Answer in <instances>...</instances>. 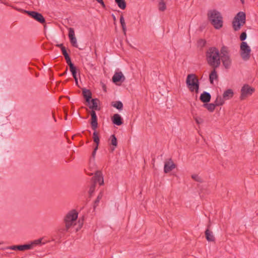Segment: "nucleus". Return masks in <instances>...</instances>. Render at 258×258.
<instances>
[{"label": "nucleus", "mask_w": 258, "mask_h": 258, "mask_svg": "<svg viewBox=\"0 0 258 258\" xmlns=\"http://www.w3.org/2000/svg\"><path fill=\"white\" fill-rule=\"evenodd\" d=\"M251 49L246 42H242L240 45V55L244 60H247L250 57Z\"/></svg>", "instance_id": "obj_7"}, {"label": "nucleus", "mask_w": 258, "mask_h": 258, "mask_svg": "<svg viewBox=\"0 0 258 258\" xmlns=\"http://www.w3.org/2000/svg\"><path fill=\"white\" fill-rule=\"evenodd\" d=\"M203 106L206 108L210 112H213L216 107L214 103L208 104L207 103L204 104Z\"/></svg>", "instance_id": "obj_25"}, {"label": "nucleus", "mask_w": 258, "mask_h": 258, "mask_svg": "<svg viewBox=\"0 0 258 258\" xmlns=\"http://www.w3.org/2000/svg\"><path fill=\"white\" fill-rule=\"evenodd\" d=\"M208 18L212 25L216 29L223 26V17L221 13L216 10H210L208 13Z\"/></svg>", "instance_id": "obj_2"}, {"label": "nucleus", "mask_w": 258, "mask_h": 258, "mask_svg": "<svg viewBox=\"0 0 258 258\" xmlns=\"http://www.w3.org/2000/svg\"><path fill=\"white\" fill-rule=\"evenodd\" d=\"M69 37L72 45L75 47L78 48L77 39L75 37L74 30L73 28H69Z\"/></svg>", "instance_id": "obj_11"}, {"label": "nucleus", "mask_w": 258, "mask_h": 258, "mask_svg": "<svg viewBox=\"0 0 258 258\" xmlns=\"http://www.w3.org/2000/svg\"><path fill=\"white\" fill-rule=\"evenodd\" d=\"M246 38V33L245 32H242L240 36V39L241 41H244Z\"/></svg>", "instance_id": "obj_35"}, {"label": "nucleus", "mask_w": 258, "mask_h": 258, "mask_svg": "<svg viewBox=\"0 0 258 258\" xmlns=\"http://www.w3.org/2000/svg\"><path fill=\"white\" fill-rule=\"evenodd\" d=\"M97 2L100 4L104 8H105V5L104 4V3L103 1V0H99Z\"/></svg>", "instance_id": "obj_44"}, {"label": "nucleus", "mask_w": 258, "mask_h": 258, "mask_svg": "<svg viewBox=\"0 0 258 258\" xmlns=\"http://www.w3.org/2000/svg\"><path fill=\"white\" fill-rule=\"evenodd\" d=\"M205 237L209 242H214L215 241V238L213 232L210 228H207L205 231Z\"/></svg>", "instance_id": "obj_16"}, {"label": "nucleus", "mask_w": 258, "mask_h": 258, "mask_svg": "<svg viewBox=\"0 0 258 258\" xmlns=\"http://www.w3.org/2000/svg\"><path fill=\"white\" fill-rule=\"evenodd\" d=\"M83 221H84L83 217H82V218H80L79 219L78 222L79 223V226H82L83 225Z\"/></svg>", "instance_id": "obj_43"}, {"label": "nucleus", "mask_w": 258, "mask_h": 258, "mask_svg": "<svg viewBox=\"0 0 258 258\" xmlns=\"http://www.w3.org/2000/svg\"><path fill=\"white\" fill-rule=\"evenodd\" d=\"M90 114L91 116V127L93 130L96 131V128L98 127L97 117L96 112L94 110H92L90 112Z\"/></svg>", "instance_id": "obj_13"}, {"label": "nucleus", "mask_w": 258, "mask_h": 258, "mask_svg": "<svg viewBox=\"0 0 258 258\" xmlns=\"http://www.w3.org/2000/svg\"><path fill=\"white\" fill-rule=\"evenodd\" d=\"M246 15L243 12H238L234 17L232 21V27L235 31L240 29L241 26L245 24Z\"/></svg>", "instance_id": "obj_5"}, {"label": "nucleus", "mask_w": 258, "mask_h": 258, "mask_svg": "<svg viewBox=\"0 0 258 258\" xmlns=\"http://www.w3.org/2000/svg\"><path fill=\"white\" fill-rule=\"evenodd\" d=\"M81 227H77V228H76L75 229L76 232H78L81 229Z\"/></svg>", "instance_id": "obj_49"}, {"label": "nucleus", "mask_w": 258, "mask_h": 258, "mask_svg": "<svg viewBox=\"0 0 258 258\" xmlns=\"http://www.w3.org/2000/svg\"><path fill=\"white\" fill-rule=\"evenodd\" d=\"M70 70L74 78H76V77H77V70L76 67L75 66L71 67L70 68Z\"/></svg>", "instance_id": "obj_31"}, {"label": "nucleus", "mask_w": 258, "mask_h": 258, "mask_svg": "<svg viewBox=\"0 0 258 258\" xmlns=\"http://www.w3.org/2000/svg\"><path fill=\"white\" fill-rule=\"evenodd\" d=\"M79 213L76 209H72L64 215L63 222L65 226H75L76 225Z\"/></svg>", "instance_id": "obj_3"}, {"label": "nucleus", "mask_w": 258, "mask_h": 258, "mask_svg": "<svg viewBox=\"0 0 258 258\" xmlns=\"http://www.w3.org/2000/svg\"><path fill=\"white\" fill-rule=\"evenodd\" d=\"M113 19H114V20H115V16H113Z\"/></svg>", "instance_id": "obj_53"}, {"label": "nucleus", "mask_w": 258, "mask_h": 258, "mask_svg": "<svg viewBox=\"0 0 258 258\" xmlns=\"http://www.w3.org/2000/svg\"><path fill=\"white\" fill-rule=\"evenodd\" d=\"M212 70L209 75V80L211 84H213L214 80H217L218 78V75L216 70L217 68H212Z\"/></svg>", "instance_id": "obj_19"}, {"label": "nucleus", "mask_w": 258, "mask_h": 258, "mask_svg": "<svg viewBox=\"0 0 258 258\" xmlns=\"http://www.w3.org/2000/svg\"><path fill=\"white\" fill-rule=\"evenodd\" d=\"M56 46L59 48H60L61 51H62V49L63 48H66L64 46H63V44H57Z\"/></svg>", "instance_id": "obj_47"}, {"label": "nucleus", "mask_w": 258, "mask_h": 258, "mask_svg": "<svg viewBox=\"0 0 258 258\" xmlns=\"http://www.w3.org/2000/svg\"><path fill=\"white\" fill-rule=\"evenodd\" d=\"M118 7L121 10H124L126 7V4L125 0H115Z\"/></svg>", "instance_id": "obj_23"}, {"label": "nucleus", "mask_w": 258, "mask_h": 258, "mask_svg": "<svg viewBox=\"0 0 258 258\" xmlns=\"http://www.w3.org/2000/svg\"><path fill=\"white\" fill-rule=\"evenodd\" d=\"M75 80V83L76 84V85H78V79L77 77H76V78H74Z\"/></svg>", "instance_id": "obj_50"}, {"label": "nucleus", "mask_w": 258, "mask_h": 258, "mask_svg": "<svg viewBox=\"0 0 258 258\" xmlns=\"http://www.w3.org/2000/svg\"><path fill=\"white\" fill-rule=\"evenodd\" d=\"M95 183H93L90 187V189H89V194L91 195L92 192H94V190H95Z\"/></svg>", "instance_id": "obj_39"}, {"label": "nucleus", "mask_w": 258, "mask_h": 258, "mask_svg": "<svg viewBox=\"0 0 258 258\" xmlns=\"http://www.w3.org/2000/svg\"><path fill=\"white\" fill-rule=\"evenodd\" d=\"M195 119L198 124H200L203 122V119L201 118L196 117Z\"/></svg>", "instance_id": "obj_41"}, {"label": "nucleus", "mask_w": 258, "mask_h": 258, "mask_svg": "<svg viewBox=\"0 0 258 258\" xmlns=\"http://www.w3.org/2000/svg\"><path fill=\"white\" fill-rule=\"evenodd\" d=\"M255 91V89L250 87L248 84H244L240 90L241 95L240 99L241 100H244L247 96H250Z\"/></svg>", "instance_id": "obj_8"}, {"label": "nucleus", "mask_w": 258, "mask_h": 258, "mask_svg": "<svg viewBox=\"0 0 258 258\" xmlns=\"http://www.w3.org/2000/svg\"><path fill=\"white\" fill-rule=\"evenodd\" d=\"M8 249L12 250H18L20 251H24L26 250H29L31 249V245L28 244L19 245H12L8 246L6 248Z\"/></svg>", "instance_id": "obj_10"}, {"label": "nucleus", "mask_w": 258, "mask_h": 258, "mask_svg": "<svg viewBox=\"0 0 258 258\" xmlns=\"http://www.w3.org/2000/svg\"><path fill=\"white\" fill-rule=\"evenodd\" d=\"M211 98V94L206 91H204L203 93L201 94L200 99V100L205 103H208L210 101Z\"/></svg>", "instance_id": "obj_18"}, {"label": "nucleus", "mask_w": 258, "mask_h": 258, "mask_svg": "<svg viewBox=\"0 0 258 258\" xmlns=\"http://www.w3.org/2000/svg\"><path fill=\"white\" fill-rule=\"evenodd\" d=\"M41 241H42V238H40V239L34 240L33 241H32L31 243V244H28V245H31V249H32L34 246L40 244L41 243Z\"/></svg>", "instance_id": "obj_32"}, {"label": "nucleus", "mask_w": 258, "mask_h": 258, "mask_svg": "<svg viewBox=\"0 0 258 258\" xmlns=\"http://www.w3.org/2000/svg\"><path fill=\"white\" fill-rule=\"evenodd\" d=\"M25 13L40 23L42 24L45 23V19L41 14L37 12L29 11H25Z\"/></svg>", "instance_id": "obj_9"}, {"label": "nucleus", "mask_w": 258, "mask_h": 258, "mask_svg": "<svg viewBox=\"0 0 258 258\" xmlns=\"http://www.w3.org/2000/svg\"><path fill=\"white\" fill-rule=\"evenodd\" d=\"M220 53L218 48L215 47L209 48L206 52V60L208 64L212 68H218L220 67Z\"/></svg>", "instance_id": "obj_1"}, {"label": "nucleus", "mask_w": 258, "mask_h": 258, "mask_svg": "<svg viewBox=\"0 0 258 258\" xmlns=\"http://www.w3.org/2000/svg\"><path fill=\"white\" fill-rule=\"evenodd\" d=\"M166 8L165 3L161 0L159 3V10L160 11H164Z\"/></svg>", "instance_id": "obj_30"}, {"label": "nucleus", "mask_w": 258, "mask_h": 258, "mask_svg": "<svg viewBox=\"0 0 258 258\" xmlns=\"http://www.w3.org/2000/svg\"><path fill=\"white\" fill-rule=\"evenodd\" d=\"M206 41L205 40H203V39H201L199 41V45H200L202 47L205 46V45L206 44Z\"/></svg>", "instance_id": "obj_40"}, {"label": "nucleus", "mask_w": 258, "mask_h": 258, "mask_svg": "<svg viewBox=\"0 0 258 258\" xmlns=\"http://www.w3.org/2000/svg\"><path fill=\"white\" fill-rule=\"evenodd\" d=\"M112 79L113 83H117L118 82H123L125 78L121 72H119L114 74Z\"/></svg>", "instance_id": "obj_14"}, {"label": "nucleus", "mask_w": 258, "mask_h": 258, "mask_svg": "<svg viewBox=\"0 0 258 258\" xmlns=\"http://www.w3.org/2000/svg\"><path fill=\"white\" fill-rule=\"evenodd\" d=\"M176 167L171 159H170L168 162H166L164 164V171L167 173L174 169Z\"/></svg>", "instance_id": "obj_15"}, {"label": "nucleus", "mask_w": 258, "mask_h": 258, "mask_svg": "<svg viewBox=\"0 0 258 258\" xmlns=\"http://www.w3.org/2000/svg\"><path fill=\"white\" fill-rule=\"evenodd\" d=\"M83 97L85 98L86 101L90 103V99L92 98V93L90 90L85 88L82 90Z\"/></svg>", "instance_id": "obj_21"}, {"label": "nucleus", "mask_w": 258, "mask_h": 258, "mask_svg": "<svg viewBox=\"0 0 258 258\" xmlns=\"http://www.w3.org/2000/svg\"><path fill=\"white\" fill-rule=\"evenodd\" d=\"M224 99L220 96H218L216 100L215 101L214 104L216 106H221L224 103Z\"/></svg>", "instance_id": "obj_26"}, {"label": "nucleus", "mask_w": 258, "mask_h": 258, "mask_svg": "<svg viewBox=\"0 0 258 258\" xmlns=\"http://www.w3.org/2000/svg\"><path fill=\"white\" fill-rule=\"evenodd\" d=\"M221 60L226 69L230 68L231 64V60L228 48L225 46H222L220 50V61H221Z\"/></svg>", "instance_id": "obj_6"}, {"label": "nucleus", "mask_w": 258, "mask_h": 258, "mask_svg": "<svg viewBox=\"0 0 258 258\" xmlns=\"http://www.w3.org/2000/svg\"><path fill=\"white\" fill-rule=\"evenodd\" d=\"M111 144L116 147L117 145V139L114 135H112L110 137Z\"/></svg>", "instance_id": "obj_29"}, {"label": "nucleus", "mask_w": 258, "mask_h": 258, "mask_svg": "<svg viewBox=\"0 0 258 258\" xmlns=\"http://www.w3.org/2000/svg\"><path fill=\"white\" fill-rule=\"evenodd\" d=\"M121 27H122L124 35H126V26H121Z\"/></svg>", "instance_id": "obj_46"}, {"label": "nucleus", "mask_w": 258, "mask_h": 258, "mask_svg": "<svg viewBox=\"0 0 258 258\" xmlns=\"http://www.w3.org/2000/svg\"><path fill=\"white\" fill-rule=\"evenodd\" d=\"M99 102V100L97 99H92L91 100L92 105H90L89 108L92 109V110H100V107H98V103Z\"/></svg>", "instance_id": "obj_22"}, {"label": "nucleus", "mask_w": 258, "mask_h": 258, "mask_svg": "<svg viewBox=\"0 0 258 258\" xmlns=\"http://www.w3.org/2000/svg\"><path fill=\"white\" fill-rule=\"evenodd\" d=\"M97 2L100 4L104 8H105V5L104 4V3L103 1V0H99Z\"/></svg>", "instance_id": "obj_45"}, {"label": "nucleus", "mask_w": 258, "mask_h": 258, "mask_svg": "<svg viewBox=\"0 0 258 258\" xmlns=\"http://www.w3.org/2000/svg\"><path fill=\"white\" fill-rule=\"evenodd\" d=\"M67 72H68V69L67 68V69H66V71H64L62 74H60V76H63V75H64L67 74Z\"/></svg>", "instance_id": "obj_48"}, {"label": "nucleus", "mask_w": 258, "mask_h": 258, "mask_svg": "<svg viewBox=\"0 0 258 258\" xmlns=\"http://www.w3.org/2000/svg\"><path fill=\"white\" fill-rule=\"evenodd\" d=\"M113 124L116 125H120L123 123L122 118L118 114H114L111 118Z\"/></svg>", "instance_id": "obj_17"}, {"label": "nucleus", "mask_w": 258, "mask_h": 258, "mask_svg": "<svg viewBox=\"0 0 258 258\" xmlns=\"http://www.w3.org/2000/svg\"><path fill=\"white\" fill-rule=\"evenodd\" d=\"M186 83L188 88L191 92L195 91L197 93H198L200 83L195 74L188 75L186 80Z\"/></svg>", "instance_id": "obj_4"}, {"label": "nucleus", "mask_w": 258, "mask_h": 258, "mask_svg": "<svg viewBox=\"0 0 258 258\" xmlns=\"http://www.w3.org/2000/svg\"><path fill=\"white\" fill-rule=\"evenodd\" d=\"M93 180V183L96 184V183H99L100 185L104 184V180L102 176V174L101 171H97L95 174V175L92 177Z\"/></svg>", "instance_id": "obj_12"}, {"label": "nucleus", "mask_w": 258, "mask_h": 258, "mask_svg": "<svg viewBox=\"0 0 258 258\" xmlns=\"http://www.w3.org/2000/svg\"><path fill=\"white\" fill-rule=\"evenodd\" d=\"M93 139L94 142L96 144V146H97V147H98L100 142V139L98 136V133L96 132V131H94V132L93 134Z\"/></svg>", "instance_id": "obj_28"}, {"label": "nucleus", "mask_w": 258, "mask_h": 258, "mask_svg": "<svg viewBox=\"0 0 258 258\" xmlns=\"http://www.w3.org/2000/svg\"><path fill=\"white\" fill-rule=\"evenodd\" d=\"M52 116H53V119H54V121L55 122H56V119L55 117H54V114H53V113H52Z\"/></svg>", "instance_id": "obj_51"}, {"label": "nucleus", "mask_w": 258, "mask_h": 258, "mask_svg": "<svg viewBox=\"0 0 258 258\" xmlns=\"http://www.w3.org/2000/svg\"><path fill=\"white\" fill-rule=\"evenodd\" d=\"M98 147H97V146H96V147L94 149V150H93L92 154V156L93 158L95 157L96 152L97 150H98Z\"/></svg>", "instance_id": "obj_42"}, {"label": "nucleus", "mask_w": 258, "mask_h": 258, "mask_svg": "<svg viewBox=\"0 0 258 258\" xmlns=\"http://www.w3.org/2000/svg\"><path fill=\"white\" fill-rule=\"evenodd\" d=\"M120 23L121 26H125L124 19L122 15L120 17Z\"/></svg>", "instance_id": "obj_38"}, {"label": "nucleus", "mask_w": 258, "mask_h": 258, "mask_svg": "<svg viewBox=\"0 0 258 258\" xmlns=\"http://www.w3.org/2000/svg\"><path fill=\"white\" fill-rule=\"evenodd\" d=\"M112 106L118 110H122L123 108V104L119 101L112 102Z\"/></svg>", "instance_id": "obj_27"}, {"label": "nucleus", "mask_w": 258, "mask_h": 258, "mask_svg": "<svg viewBox=\"0 0 258 258\" xmlns=\"http://www.w3.org/2000/svg\"><path fill=\"white\" fill-rule=\"evenodd\" d=\"M240 1L241 2L242 4L244 3V0H240Z\"/></svg>", "instance_id": "obj_52"}, {"label": "nucleus", "mask_w": 258, "mask_h": 258, "mask_svg": "<svg viewBox=\"0 0 258 258\" xmlns=\"http://www.w3.org/2000/svg\"><path fill=\"white\" fill-rule=\"evenodd\" d=\"M103 196V192L101 191L99 194L98 196H97V199L95 201V202H94L95 206H97L98 205V204L99 203L100 200L102 199Z\"/></svg>", "instance_id": "obj_33"}, {"label": "nucleus", "mask_w": 258, "mask_h": 258, "mask_svg": "<svg viewBox=\"0 0 258 258\" xmlns=\"http://www.w3.org/2000/svg\"><path fill=\"white\" fill-rule=\"evenodd\" d=\"M62 51V54L64 55L65 59L70 57L68 53L66 48H63L62 49V51Z\"/></svg>", "instance_id": "obj_36"}, {"label": "nucleus", "mask_w": 258, "mask_h": 258, "mask_svg": "<svg viewBox=\"0 0 258 258\" xmlns=\"http://www.w3.org/2000/svg\"><path fill=\"white\" fill-rule=\"evenodd\" d=\"M67 115H66V116H65V119H67Z\"/></svg>", "instance_id": "obj_54"}, {"label": "nucleus", "mask_w": 258, "mask_h": 258, "mask_svg": "<svg viewBox=\"0 0 258 258\" xmlns=\"http://www.w3.org/2000/svg\"><path fill=\"white\" fill-rule=\"evenodd\" d=\"M191 178L195 181L199 182H202L203 180L198 175L193 174L191 175Z\"/></svg>", "instance_id": "obj_34"}, {"label": "nucleus", "mask_w": 258, "mask_h": 258, "mask_svg": "<svg viewBox=\"0 0 258 258\" xmlns=\"http://www.w3.org/2000/svg\"><path fill=\"white\" fill-rule=\"evenodd\" d=\"M72 227H62V228L58 229V236L60 238L63 235V234L67 232H69L70 228Z\"/></svg>", "instance_id": "obj_24"}, {"label": "nucleus", "mask_w": 258, "mask_h": 258, "mask_svg": "<svg viewBox=\"0 0 258 258\" xmlns=\"http://www.w3.org/2000/svg\"><path fill=\"white\" fill-rule=\"evenodd\" d=\"M66 60L67 64L69 66L70 68L74 66V64L71 61L70 57L68 58H66Z\"/></svg>", "instance_id": "obj_37"}, {"label": "nucleus", "mask_w": 258, "mask_h": 258, "mask_svg": "<svg viewBox=\"0 0 258 258\" xmlns=\"http://www.w3.org/2000/svg\"><path fill=\"white\" fill-rule=\"evenodd\" d=\"M234 92L233 90L231 89H228L224 92L222 98L224 100H229L232 98Z\"/></svg>", "instance_id": "obj_20"}]
</instances>
